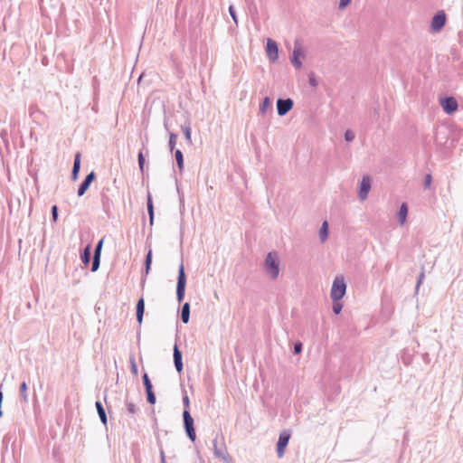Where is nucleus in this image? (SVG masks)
<instances>
[{
    "label": "nucleus",
    "instance_id": "1",
    "mask_svg": "<svg viewBox=\"0 0 463 463\" xmlns=\"http://www.w3.org/2000/svg\"><path fill=\"white\" fill-rule=\"evenodd\" d=\"M264 271L267 276L275 280L279 275V260L277 252H269L264 260Z\"/></svg>",
    "mask_w": 463,
    "mask_h": 463
},
{
    "label": "nucleus",
    "instance_id": "2",
    "mask_svg": "<svg viewBox=\"0 0 463 463\" xmlns=\"http://www.w3.org/2000/svg\"><path fill=\"white\" fill-rule=\"evenodd\" d=\"M346 285L343 277H336L334 279L330 297L333 302L339 301L345 294Z\"/></svg>",
    "mask_w": 463,
    "mask_h": 463
},
{
    "label": "nucleus",
    "instance_id": "3",
    "mask_svg": "<svg viewBox=\"0 0 463 463\" xmlns=\"http://www.w3.org/2000/svg\"><path fill=\"white\" fill-rule=\"evenodd\" d=\"M186 276L184 273V264L181 263L178 268V277L176 283V298L179 303L184 300L185 293Z\"/></svg>",
    "mask_w": 463,
    "mask_h": 463
},
{
    "label": "nucleus",
    "instance_id": "4",
    "mask_svg": "<svg viewBox=\"0 0 463 463\" xmlns=\"http://www.w3.org/2000/svg\"><path fill=\"white\" fill-rule=\"evenodd\" d=\"M184 427L187 437L191 441H194L196 439L195 430L194 426V419L188 410H184L183 412Z\"/></svg>",
    "mask_w": 463,
    "mask_h": 463
},
{
    "label": "nucleus",
    "instance_id": "5",
    "mask_svg": "<svg viewBox=\"0 0 463 463\" xmlns=\"http://www.w3.org/2000/svg\"><path fill=\"white\" fill-rule=\"evenodd\" d=\"M213 454L216 458L222 460L224 463H232V458L229 455L225 444L222 443L219 446L217 439L213 440Z\"/></svg>",
    "mask_w": 463,
    "mask_h": 463
},
{
    "label": "nucleus",
    "instance_id": "6",
    "mask_svg": "<svg viewBox=\"0 0 463 463\" xmlns=\"http://www.w3.org/2000/svg\"><path fill=\"white\" fill-rule=\"evenodd\" d=\"M300 57H304V51L301 44L298 42H296L294 50L292 52V56L290 58V61L296 69H300L302 67Z\"/></svg>",
    "mask_w": 463,
    "mask_h": 463
},
{
    "label": "nucleus",
    "instance_id": "7",
    "mask_svg": "<svg viewBox=\"0 0 463 463\" xmlns=\"http://www.w3.org/2000/svg\"><path fill=\"white\" fill-rule=\"evenodd\" d=\"M294 102L291 99H279L277 100V111L279 116H285L293 108Z\"/></svg>",
    "mask_w": 463,
    "mask_h": 463
},
{
    "label": "nucleus",
    "instance_id": "8",
    "mask_svg": "<svg viewBox=\"0 0 463 463\" xmlns=\"http://www.w3.org/2000/svg\"><path fill=\"white\" fill-rule=\"evenodd\" d=\"M371 178L368 175L363 177L359 185L358 196L361 201H364L368 197V194L371 190Z\"/></svg>",
    "mask_w": 463,
    "mask_h": 463
},
{
    "label": "nucleus",
    "instance_id": "9",
    "mask_svg": "<svg viewBox=\"0 0 463 463\" xmlns=\"http://www.w3.org/2000/svg\"><path fill=\"white\" fill-rule=\"evenodd\" d=\"M290 434L287 431L280 433L277 443V454L279 458H282L285 453V449L288 443Z\"/></svg>",
    "mask_w": 463,
    "mask_h": 463
},
{
    "label": "nucleus",
    "instance_id": "10",
    "mask_svg": "<svg viewBox=\"0 0 463 463\" xmlns=\"http://www.w3.org/2000/svg\"><path fill=\"white\" fill-rule=\"evenodd\" d=\"M267 54L272 62L276 61L279 58L278 44L271 39H268L267 41Z\"/></svg>",
    "mask_w": 463,
    "mask_h": 463
},
{
    "label": "nucleus",
    "instance_id": "11",
    "mask_svg": "<svg viewBox=\"0 0 463 463\" xmlns=\"http://www.w3.org/2000/svg\"><path fill=\"white\" fill-rule=\"evenodd\" d=\"M441 107L445 112L451 114L458 109V102L453 97H447L441 100Z\"/></svg>",
    "mask_w": 463,
    "mask_h": 463
},
{
    "label": "nucleus",
    "instance_id": "12",
    "mask_svg": "<svg viewBox=\"0 0 463 463\" xmlns=\"http://www.w3.org/2000/svg\"><path fill=\"white\" fill-rule=\"evenodd\" d=\"M446 15L444 12H439L436 14L431 21V28L435 32H439L445 24Z\"/></svg>",
    "mask_w": 463,
    "mask_h": 463
},
{
    "label": "nucleus",
    "instance_id": "13",
    "mask_svg": "<svg viewBox=\"0 0 463 463\" xmlns=\"http://www.w3.org/2000/svg\"><path fill=\"white\" fill-rule=\"evenodd\" d=\"M95 177H96V175L93 171H91L89 175H87V176L85 177L83 182L79 186V189H78L79 196H82L86 193V191L89 189L90 184L94 181Z\"/></svg>",
    "mask_w": 463,
    "mask_h": 463
},
{
    "label": "nucleus",
    "instance_id": "14",
    "mask_svg": "<svg viewBox=\"0 0 463 463\" xmlns=\"http://www.w3.org/2000/svg\"><path fill=\"white\" fill-rule=\"evenodd\" d=\"M174 363L176 371L181 373L183 371L182 353L177 345H175L174 346Z\"/></svg>",
    "mask_w": 463,
    "mask_h": 463
},
{
    "label": "nucleus",
    "instance_id": "15",
    "mask_svg": "<svg viewBox=\"0 0 463 463\" xmlns=\"http://www.w3.org/2000/svg\"><path fill=\"white\" fill-rule=\"evenodd\" d=\"M80 169V153H76L71 171V179L77 180Z\"/></svg>",
    "mask_w": 463,
    "mask_h": 463
},
{
    "label": "nucleus",
    "instance_id": "16",
    "mask_svg": "<svg viewBox=\"0 0 463 463\" xmlns=\"http://www.w3.org/2000/svg\"><path fill=\"white\" fill-rule=\"evenodd\" d=\"M145 312V300L143 298H139L137 303V321L139 325L142 324Z\"/></svg>",
    "mask_w": 463,
    "mask_h": 463
},
{
    "label": "nucleus",
    "instance_id": "17",
    "mask_svg": "<svg viewBox=\"0 0 463 463\" xmlns=\"http://www.w3.org/2000/svg\"><path fill=\"white\" fill-rule=\"evenodd\" d=\"M152 264V250H149L145 259V274L142 276V284L145 283L146 278L150 271Z\"/></svg>",
    "mask_w": 463,
    "mask_h": 463
},
{
    "label": "nucleus",
    "instance_id": "18",
    "mask_svg": "<svg viewBox=\"0 0 463 463\" xmlns=\"http://www.w3.org/2000/svg\"><path fill=\"white\" fill-rule=\"evenodd\" d=\"M407 214H408V205H407V203H402L400 207V210L397 213L399 222L401 225L404 224V222H406Z\"/></svg>",
    "mask_w": 463,
    "mask_h": 463
},
{
    "label": "nucleus",
    "instance_id": "19",
    "mask_svg": "<svg viewBox=\"0 0 463 463\" xmlns=\"http://www.w3.org/2000/svg\"><path fill=\"white\" fill-rule=\"evenodd\" d=\"M95 406H96L99 417L100 419V421L106 426L107 422H108V419H107V414H106V411H105V409H104L102 403L99 401H98V402H96Z\"/></svg>",
    "mask_w": 463,
    "mask_h": 463
},
{
    "label": "nucleus",
    "instance_id": "20",
    "mask_svg": "<svg viewBox=\"0 0 463 463\" xmlns=\"http://www.w3.org/2000/svg\"><path fill=\"white\" fill-rule=\"evenodd\" d=\"M91 244H88L80 254V260L84 265H88L90 261Z\"/></svg>",
    "mask_w": 463,
    "mask_h": 463
},
{
    "label": "nucleus",
    "instance_id": "21",
    "mask_svg": "<svg viewBox=\"0 0 463 463\" xmlns=\"http://www.w3.org/2000/svg\"><path fill=\"white\" fill-rule=\"evenodd\" d=\"M181 319L184 324H187L190 319V305L189 303H184L181 309Z\"/></svg>",
    "mask_w": 463,
    "mask_h": 463
},
{
    "label": "nucleus",
    "instance_id": "22",
    "mask_svg": "<svg viewBox=\"0 0 463 463\" xmlns=\"http://www.w3.org/2000/svg\"><path fill=\"white\" fill-rule=\"evenodd\" d=\"M328 237V222L325 221L319 230V239L321 242H325Z\"/></svg>",
    "mask_w": 463,
    "mask_h": 463
},
{
    "label": "nucleus",
    "instance_id": "23",
    "mask_svg": "<svg viewBox=\"0 0 463 463\" xmlns=\"http://www.w3.org/2000/svg\"><path fill=\"white\" fill-rule=\"evenodd\" d=\"M175 157L177 163V166L180 171L184 169V156L181 150L176 149L175 151Z\"/></svg>",
    "mask_w": 463,
    "mask_h": 463
},
{
    "label": "nucleus",
    "instance_id": "24",
    "mask_svg": "<svg viewBox=\"0 0 463 463\" xmlns=\"http://www.w3.org/2000/svg\"><path fill=\"white\" fill-rule=\"evenodd\" d=\"M271 101L269 97L264 98L260 105V113L265 114L267 109L270 107Z\"/></svg>",
    "mask_w": 463,
    "mask_h": 463
},
{
    "label": "nucleus",
    "instance_id": "25",
    "mask_svg": "<svg viewBox=\"0 0 463 463\" xmlns=\"http://www.w3.org/2000/svg\"><path fill=\"white\" fill-rule=\"evenodd\" d=\"M20 395L22 396L24 402H27L28 401V395H27V383L26 382H23L20 385Z\"/></svg>",
    "mask_w": 463,
    "mask_h": 463
},
{
    "label": "nucleus",
    "instance_id": "26",
    "mask_svg": "<svg viewBox=\"0 0 463 463\" xmlns=\"http://www.w3.org/2000/svg\"><path fill=\"white\" fill-rule=\"evenodd\" d=\"M142 379H143V383H144L146 392L153 390V386H152L151 381H150V379H149V377H148L146 373H145L143 374Z\"/></svg>",
    "mask_w": 463,
    "mask_h": 463
},
{
    "label": "nucleus",
    "instance_id": "27",
    "mask_svg": "<svg viewBox=\"0 0 463 463\" xmlns=\"http://www.w3.org/2000/svg\"><path fill=\"white\" fill-rule=\"evenodd\" d=\"M182 129L184 131L185 139L189 145H192V137H191V128L190 126H183Z\"/></svg>",
    "mask_w": 463,
    "mask_h": 463
},
{
    "label": "nucleus",
    "instance_id": "28",
    "mask_svg": "<svg viewBox=\"0 0 463 463\" xmlns=\"http://www.w3.org/2000/svg\"><path fill=\"white\" fill-rule=\"evenodd\" d=\"M100 264V257L93 255L91 271L95 272L99 269Z\"/></svg>",
    "mask_w": 463,
    "mask_h": 463
},
{
    "label": "nucleus",
    "instance_id": "29",
    "mask_svg": "<svg viewBox=\"0 0 463 463\" xmlns=\"http://www.w3.org/2000/svg\"><path fill=\"white\" fill-rule=\"evenodd\" d=\"M126 407L128 412L131 415L136 414V412L137 411V408L136 407V405L133 402H128V400L126 401Z\"/></svg>",
    "mask_w": 463,
    "mask_h": 463
},
{
    "label": "nucleus",
    "instance_id": "30",
    "mask_svg": "<svg viewBox=\"0 0 463 463\" xmlns=\"http://www.w3.org/2000/svg\"><path fill=\"white\" fill-rule=\"evenodd\" d=\"M129 363H130L131 373H132L134 375H137V373H138V370H137V364H136V360H135L134 355H131V356H130V358H129Z\"/></svg>",
    "mask_w": 463,
    "mask_h": 463
},
{
    "label": "nucleus",
    "instance_id": "31",
    "mask_svg": "<svg viewBox=\"0 0 463 463\" xmlns=\"http://www.w3.org/2000/svg\"><path fill=\"white\" fill-rule=\"evenodd\" d=\"M103 242H104V239L102 238L96 244L95 250H94V255L95 256H99V257L101 256V250H102Z\"/></svg>",
    "mask_w": 463,
    "mask_h": 463
},
{
    "label": "nucleus",
    "instance_id": "32",
    "mask_svg": "<svg viewBox=\"0 0 463 463\" xmlns=\"http://www.w3.org/2000/svg\"><path fill=\"white\" fill-rule=\"evenodd\" d=\"M177 139V135L175 133L169 134V148L171 151L174 150Z\"/></svg>",
    "mask_w": 463,
    "mask_h": 463
},
{
    "label": "nucleus",
    "instance_id": "33",
    "mask_svg": "<svg viewBox=\"0 0 463 463\" xmlns=\"http://www.w3.org/2000/svg\"><path fill=\"white\" fill-rule=\"evenodd\" d=\"M137 161H138L139 168H140L141 172L143 173L144 172V166H145V157H144V155H143L142 151H140L138 153Z\"/></svg>",
    "mask_w": 463,
    "mask_h": 463
},
{
    "label": "nucleus",
    "instance_id": "34",
    "mask_svg": "<svg viewBox=\"0 0 463 463\" xmlns=\"http://www.w3.org/2000/svg\"><path fill=\"white\" fill-rule=\"evenodd\" d=\"M146 392L147 402H149L150 404H155L156 403V395H155L153 390L146 391Z\"/></svg>",
    "mask_w": 463,
    "mask_h": 463
},
{
    "label": "nucleus",
    "instance_id": "35",
    "mask_svg": "<svg viewBox=\"0 0 463 463\" xmlns=\"http://www.w3.org/2000/svg\"><path fill=\"white\" fill-rule=\"evenodd\" d=\"M354 131L350 130V129H347L345 132V139L346 142H352L354 139Z\"/></svg>",
    "mask_w": 463,
    "mask_h": 463
},
{
    "label": "nucleus",
    "instance_id": "36",
    "mask_svg": "<svg viewBox=\"0 0 463 463\" xmlns=\"http://www.w3.org/2000/svg\"><path fill=\"white\" fill-rule=\"evenodd\" d=\"M343 308V305L339 301H335L333 304V312L338 315Z\"/></svg>",
    "mask_w": 463,
    "mask_h": 463
},
{
    "label": "nucleus",
    "instance_id": "37",
    "mask_svg": "<svg viewBox=\"0 0 463 463\" xmlns=\"http://www.w3.org/2000/svg\"><path fill=\"white\" fill-rule=\"evenodd\" d=\"M431 182H432L431 175H430V174L426 175L424 177V182H423L424 188H426V189L430 188Z\"/></svg>",
    "mask_w": 463,
    "mask_h": 463
},
{
    "label": "nucleus",
    "instance_id": "38",
    "mask_svg": "<svg viewBox=\"0 0 463 463\" xmlns=\"http://www.w3.org/2000/svg\"><path fill=\"white\" fill-rule=\"evenodd\" d=\"M229 13L232 18V20L234 21V23L237 24H238V18H237V14H236V12H235V9L232 5H230L229 7Z\"/></svg>",
    "mask_w": 463,
    "mask_h": 463
},
{
    "label": "nucleus",
    "instance_id": "39",
    "mask_svg": "<svg viewBox=\"0 0 463 463\" xmlns=\"http://www.w3.org/2000/svg\"><path fill=\"white\" fill-rule=\"evenodd\" d=\"M425 278V273L424 271H421L419 275V278H418V280H417V284H416V292H418L419 288H420V284L423 282V279Z\"/></svg>",
    "mask_w": 463,
    "mask_h": 463
},
{
    "label": "nucleus",
    "instance_id": "40",
    "mask_svg": "<svg viewBox=\"0 0 463 463\" xmlns=\"http://www.w3.org/2000/svg\"><path fill=\"white\" fill-rule=\"evenodd\" d=\"M308 82H309V84H310L312 87H317V79H316V77H315V75H314V74H310V75L308 76Z\"/></svg>",
    "mask_w": 463,
    "mask_h": 463
},
{
    "label": "nucleus",
    "instance_id": "41",
    "mask_svg": "<svg viewBox=\"0 0 463 463\" xmlns=\"http://www.w3.org/2000/svg\"><path fill=\"white\" fill-rule=\"evenodd\" d=\"M52 220L54 222H56L58 219V207L56 205H53L52 207Z\"/></svg>",
    "mask_w": 463,
    "mask_h": 463
},
{
    "label": "nucleus",
    "instance_id": "42",
    "mask_svg": "<svg viewBox=\"0 0 463 463\" xmlns=\"http://www.w3.org/2000/svg\"><path fill=\"white\" fill-rule=\"evenodd\" d=\"M302 351V344L300 342H298L294 345V353L295 354H300Z\"/></svg>",
    "mask_w": 463,
    "mask_h": 463
},
{
    "label": "nucleus",
    "instance_id": "43",
    "mask_svg": "<svg viewBox=\"0 0 463 463\" xmlns=\"http://www.w3.org/2000/svg\"><path fill=\"white\" fill-rule=\"evenodd\" d=\"M147 212H148V214H149L150 222L152 223L153 220H154V207H153V205H148L147 206Z\"/></svg>",
    "mask_w": 463,
    "mask_h": 463
},
{
    "label": "nucleus",
    "instance_id": "44",
    "mask_svg": "<svg viewBox=\"0 0 463 463\" xmlns=\"http://www.w3.org/2000/svg\"><path fill=\"white\" fill-rule=\"evenodd\" d=\"M350 2H351V0H340L339 8L340 9L345 8L350 4Z\"/></svg>",
    "mask_w": 463,
    "mask_h": 463
},
{
    "label": "nucleus",
    "instance_id": "45",
    "mask_svg": "<svg viewBox=\"0 0 463 463\" xmlns=\"http://www.w3.org/2000/svg\"><path fill=\"white\" fill-rule=\"evenodd\" d=\"M183 403L185 410H187L189 408L190 401L189 397L186 394L183 397Z\"/></svg>",
    "mask_w": 463,
    "mask_h": 463
},
{
    "label": "nucleus",
    "instance_id": "46",
    "mask_svg": "<svg viewBox=\"0 0 463 463\" xmlns=\"http://www.w3.org/2000/svg\"><path fill=\"white\" fill-rule=\"evenodd\" d=\"M164 461H166V459H165V451L161 448L160 449V462H164Z\"/></svg>",
    "mask_w": 463,
    "mask_h": 463
},
{
    "label": "nucleus",
    "instance_id": "47",
    "mask_svg": "<svg viewBox=\"0 0 463 463\" xmlns=\"http://www.w3.org/2000/svg\"><path fill=\"white\" fill-rule=\"evenodd\" d=\"M146 204H147V206H148V205H153V203H152V199H151V195H150V194H148V197H147V203H146Z\"/></svg>",
    "mask_w": 463,
    "mask_h": 463
},
{
    "label": "nucleus",
    "instance_id": "48",
    "mask_svg": "<svg viewBox=\"0 0 463 463\" xmlns=\"http://www.w3.org/2000/svg\"><path fill=\"white\" fill-rule=\"evenodd\" d=\"M2 402H3V392H0V403L2 404Z\"/></svg>",
    "mask_w": 463,
    "mask_h": 463
},
{
    "label": "nucleus",
    "instance_id": "49",
    "mask_svg": "<svg viewBox=\"0 0 463 463\" xmlns=\"http://www.w3.org/2000/svg\"><path fill=\"white\" fill-rule=\"evenodd\" d=\"M374 114L378 115V109H374Z\"/></svg>",
    "mask_w": 463,
    "mask_h": 463
},
{
    "label": "nucleus",
    "instance_id": "50",
    "mask_svg": "<svg viewBox=\"0 0 463 463\" xmlns=\"http://www.w3.org/2000/svg\"><path fill=\"white\" fill-rule=\"evenodd\" d=\"M161 463H166V461L161 462Z\"/></svg>",
    "mask_w": 463,
    "mask_h": 463
}]
</instances>
